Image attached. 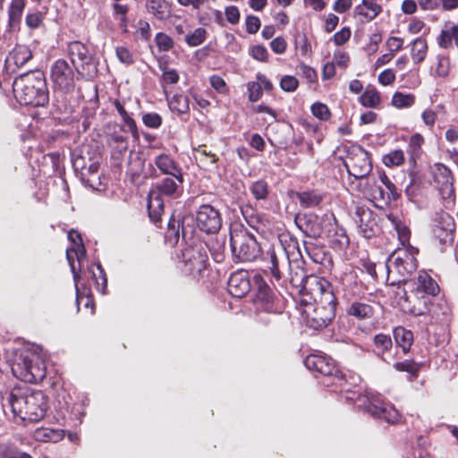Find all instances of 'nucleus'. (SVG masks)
Wrapping results in <instances>:
<instances>
[{
	"mask_svg": "<svg viewBox=\"0 0 458 458\" xmlns=\"http://www.w3.org/2000/svg\"><path fill=\"white\" fill-rule=\"evenodd\" d=\"M260 28V21L258 17L250 15L246 18V30L250 34H255Z\"/></svg>",
	"mask_w": 458,
	"mask_h": 458,
	"instance_id": "nucleus-58",
	"label": "nucleus"
},
{
	"mask_svg": "<svg viewBox=\"0 0 458 458\" xmlns=\"http://www.w3.org/2000/svg\"><path fill=\"white\" fill-rule=\"evenodd\" d=\"M160 69L163 72V80L166 83L174 84L179 81V75L174 69H169L165 64L160 65Z\"/></svg>",
	"mask_w": 458,
	"mask_h": 458,
	"instance_id": "nucleus-54",
	"label": "nucleus"
},
{
	"mask_svg": "<svg viewBox=\"0 0 458 458\" xmlns=\"http://www.w3.org/2000/svg\"><path fill=\"white\" fill-rule=\"evenodd\" d=\"M306 297L301 299V303L312 308L306 310L308 324L314 329L326 327L335 316L336 297L333 285L323 277H311L305 287Z\"/></svg>",
	"mask_w": 458,
	"mask_h": 458,
	"instance_id": "nucleus-1",
	"label": "nucleus"
},
{
	"mask_svg": "<svg viewBox=\"0 0 458 458\" xmlns=\"http://www.w3.org/2000/svg\"><path fill=\"white\" fill-rule=\"evenodd\" d=\"M7 403V405H3L4 413H7L6 408H8L14 419L19 418L21 420L31 422L43 419L47 409L44 393L28 387L13 388L9 393Z\"/></svg>",
	"mask_w": 458,
	"mask_h": 458,
	"instance_id": "nucleus-2",
	"label": "nucleus"
},
{
	"mask_svg": "<svg viewBox=\"0 0 458 458\" xmlns=\"http://www.w3.org/2000/svg\"><path fill=\"white\" fill-rule=\"evenodd\" d=\"M144 164L145 160L139 153H130L127 174L131 176L133 182H136L139 177L142 174Z\"/></svg>",
	"mask_w": 458,
	"mask_h": 458,
	"instance_id": "nucleus-26",
	"label": "nucleus"
},
{
	"mask_svg": "<svg viewBox=\"0 0 458 458\" xmlns=\"http://www.w3.org/2000/svg\"><path fill=\"white\" fill-rule=\"evenodd\" d=\"M298 85V80L295 77L290 75L284 76L280 81L281 89L287 92L294 91Z\"/></svg>",
	"mask_w": 458,
	"mask_h": 458,
	"instance_id": "nucleus-52",
	"label": "nucleus"
},
{
	"mask_svg": "<svg viewBox=\"0 0 458 458\" xmlns=\"http://www.w3.org/2000/svg\"><path fill=\"white\" fill-rule=\"evenodd\" d=\"M44 19V15L40 12L29 13L26 16V24L30 29H37L40 26Z\"/></svg>",
	"mask_w": 458,
	"mask_h": 458,
	"instance_id": "nucleus-55",
	"label": "nucleus"
},
{
	"mask_svg": "<svg viewBox=\"0 0 458 458\" xmlns=\"http://www.w3.org/2000/svg\"><path fill=\"white\" fill-rule=\"evenodd\" d=\"M67 51L72 64L79 75L87 80H91L97 75V62L86 45L80 41H73L68 45Z\"/></svg>",
	"mask_w": 458,
	"mask_h": 458,
	"instance_id": "nucleus-8",
	"label": "nucleus"
},
{
	"mask_svg": "<svg viewBox=\"0 0 458 458\" xmlns=\"http://www.w3.org/2000/svg\"><path fill=\"white\" fill-rule=\"evenodd\" d=\"M156 44L160 51H169L174 47V40L168 35L159 32L155 38Z\"/></svg>",
	"mask_w": 458,
	"mask_h": 458,
	"instance_id": "nucleus-46",
	"label": "nucleus"
},
{
	"mask_svg": "<svg viewBox=\"0 0 458 458\" xmlns=\"http://www.w3.org/2000/svg\"><path fill=\"white\" fill-rule=\"evenodd\" d=\"M386 47L389 50V53L394 54L400 51L403 46V39L398 37H390L386 42Z\"/></svg>",
	"mask_w": 458,
	"mask_h": 458,
	"instance_id": "nucleus-56",
	"label": "nucleus"
},
{
	"mask_svg": "<svg viewBox=\"0 0 458 458\" xmlns=\"http://www.w3.org/2000/svg\"><path fill=\"white\" fill-rule=\"evenodd\" d=\"M253 303L258 313L266 312L277 314L281 312L282 307L279 300L275 297L273 291L266 284L259 285L258 292L253 299Z\"/></svg>",
	"mask_w": 458,
	"mask_h": 458,
	"instance_id": "nucleus-16",
	"label": "nucleus"
},
{
	"mask_svg": "<svg viewBox=\"0 0 458 458\" xmlns=\"http://www.w3.org/2000/svg\"><path fill=\"white\" fill-rule=\"evenodd\" d=\"M250 291V281L246 271L240 270L231 275L228 292L235 298H242Z\"/></svg>",
	"mask_w": 458,
	"mask_h": 458,
	"instance_id": "nucleus-21",
	"label": "nucleus"
},
{
	"mask_svg": "<svg viewBox=\"0 0 458 458\" xmlns=\"http://www.w3.org/2000/svg\"><path fill=\"white\" fill-rule=\"evenodd\" d=\"M182 260L185 271L191 275H198L206 268L208 254L202 245L187 247L182 250Z\"/></svg>",
	"mask_w": 458,
	"mask_h": 458,
	"instance_id": "nucleus-13",
	"label": "nucleus"
},
{
	"mask_svg": "<svg viewBox=\"0 0 458 458\" xmlns=\"http://www.w3.org/2000/svg\"><path fill=\"white\" fill-rule=\"evenodd\" d=\"M304 250L307 256L317 264H323L327 259L326 253L322 248L317 247L313 242H304Z\"/></svg>",
	"mask_w": 458,
	"mask_h": 458,
	"instance_id": "nucleus-35",
	"label": "nucleus"
},
{
	"mask_svg": "<svg viewBox=\"0 0 458 458\" xmlns=\"http://www.w3.org/2000/svg\"><path fill=\"white\" fill-rule=\"evenodd\" d=\"M351 37V30L349 28H344L334 35V41L335 45L341 46L349 40Z\"/></svg>",
	"mask_w": 458,
	"mask_h": 458,
	"instance_id": "nucleus-61",
	"label": "nucleus"
},
{
	"mask_svg": "<svg viewBox=\"0 0 458 458\" xmlns=\"http://www.w3.org/2000/svg\"><path fill=\"white\" fill-rule=\"evenodd\" d=\"M32 55L27 47L20 46L15 47L5 59V66L7 69H11L12 66L21 67L24 65L30 58Z\"/></svg>",
	"mask_w": 458,
	"mask_h": 458,
	"instance_id": "nucleus-24",
	"label": "nucleus"
},
{
	"mask_svg": "<svg viewBox=\"0 0 458 458\" xmlns=\"http://www.w3.org/2000/svg\"><path fill=\"white\" fill-rule=\"evenodd\" d=\"M394 336L397 345L402 347L403 352H408L413 342L412 332L399 327L394 330Z\"/></svg>",
	"mask_w": 458,
	"mask_h": 458,
	"instance_id": "nucleus-29",
	"label": "nucleus"
},
{
	"mask_svg": "<svg viewBox=\"0 0 458 458\" xmlns=\"http://www.w3.org/2000/svg\"><path fill=\"white\" fill-rule=\"evenodd\" d=\"M394 81L395 74L391 69H386L378 75V81L384 86L391 85Z\"/></svg>",
	"mask_w": 458,
	"mask_h": 458,
	"instance_id": "nucleus-57",
	"label": "nucleus"
},
{
	"mask_svg": "<svg viewBox=\"0 0 458 458\" xmlns=\"http://www.w3.org/2000/svg\"><path fill=\"white\" fill-rule=\"evenodd\" d=\"M418 250L412 246L394 251L386 262V282L390 285L406 283L418 267L416 254Z\"/></svg>",
	"mask_w": 458,
	"mask_h": 458,
	"instance_id": "nucleus-5",
	"label": "nucleus"
},
{
	"mask_svg": "<svg viewBox=\"0 0 458 458\" xmlns=\"http://www.w3.org/2000/svg\"><path fill=\"white\" fill-rule=\"evenodd\" d=\"M452 33L450 30H445L441 31L438 37V44L443 48H448L452 46Z\"/></svg>",
	"mask_w": 458,
	"mask_h": 458,
	"instance_id": "nucleus-63",
	"label": "nucleus"
},
{
	"mask_svg": "<svg viewBox=\"0 0 458 458\" xmlns=\"http://www.w3.org/2000/svg\"><path fill=\"white\" fill-rule=\"evenodd\" d=\"M344 165L348 174L356 179L367 177L372 170L369 153L360 147L353 148L349 152Z\"/></svg>",
	"mask_w": 458,
	"mask_h": 458,
	"instance_id": "nucleus-11",
	"label": "nucleus"
},
{
	"mask_svg": "<svg viewBox=\"0 0 458 458\" xmlns=\"http://www.w3.org/2000/svg\"><path fill=\"white\" fill-rule=\"evenodd\" d=\"M97 272L92 270V277L96 281V287L97 289L101 292L102 293H105L106 284H107V278L106 274L104 273V269L102 268L100 264L96 265Z\"/></svg>",
	"mask_w": 458,
	"mask_h": 458,
	"instance_id": "nucleus-42",
	"label": "nucleus"
},
{
	"mask_svg": "<svg viewBox=\"0 0 458 458\" xmlns=\"http://www.w3.org/2000/svg\"><path fill=\"white\" fill-rule=\"evenodd\" d=\"M394 368L397 371H406L408 373H411L413 376H416V374L419 370L418 365L414 361H411V360H404V361H401V362H396V363H394Z\"/></svg>",
	"mask_w": 458,
	"mask_h": 458,
	"instance_id": "nucleus-47",
	"label": "nucleus"
},
{
	"mask_svg": "<svg viewBox=\"0 0 458 458\" xmlns=\"http://www.w3.org/2000/svg\"><path fill=\"white\" fill-rule=\"evenodd\" d=\"M2 458H32L30 454L19 451L13 445H6L2 452Z\"/></svg>",
	"mask_w": 458,
	"mask_h": 458,
	"instance_id": "nucleus-51",
	"label": "nucleus"
},
{
	"mask_svg": "<svg viewBox=\"0 0 458 458\" xmlns=\"http://www.w3.org/2000/svg\"><path fill=\"white\" fill-rule=\"evenodd\" d=\"M251 55L258 61H266L268 55L267 50L265 47L257 45L251 48Z\"/></svg>",
	"mask_w": 458,
	"mask_h": 458,
	"instance_id": "nucleus-62",
	"label": "nucleus"
},
{
	"mask_svg": "<svg viewBox=\"0 0 458 458\" xmlns=\"http://www.w3.org/2000/svg\"><path fill=\"white\" fill-rule=\"evenodd\" d=\"M353 219L365 238H370L375 234L377 223V216L371 209L365 206H356Z\"/></svg>",
	"mask_w": 458,
	"mask_h": 458,
	"instance_id": "nucleus-18",
	"label": "nucleus"
},
{
	"mask_svg": "<svg viewBox=\"0 0 458 458\" xmlns=\"http://www.w3.org/2000/svg\"><path fill=\"white\" fill-rule=\"evenodd\" d=\"M380 0H362V3L355 7V13L362 21L374 20L382 11Z\"/></svg>",
	"mask_w": 458,
	"mask_h": 458,
	"instance_id": "nucleus-23",
	"label": "nucleus"
},
{
	"mask_svg": "<svg viewBox=\"0 0 458 458\" xmlns=\"http://www.w3.org/2000/svg\"><path fill=\"white\" fill-rule=\"evenodd\" d=\"M153 164L162 174L173 176L179 182H183L182 168L171 156L165 153L158 154L154 157Z\"/></svg>",
	"mask_w": 458,
	"mask_h": 458,
	"instance_id": "nucleus-20",
	"label": "nucleus"
},
{
	"mask_svg": "<svg viewBox=\"0 0 458 458\" xmlns=\"http://www.w3.org/2000/svg\"><path fill=\"white\" fill-rule=\"evenodd\" d=\"M250 191L257 200L266 199L269 193L267 182L263 180H259L252 182V184L250 186Z\"/></svg>",
	"mask_w": 458,
	"mask_h": 458,
	"instance_id": "nucleus-38",
	"label": "nucleus"
},
{
	"mask_svg": "<svg viewBox=\"0 0 458 458\" xmlns=\"http://www.w3.org/2000/svg\"><path fill=\"white\" fill-rule=\"evenodd\" d=\"M310 109L312 114L321 121H327L331 115L327 106L320 102L314 103Z\"/></svg>",
	"mask_w": 458,
	"mask_h": 458,
	"instance_id": "nucleus-45",
	"label": "nucleus"
},
{
	"mask_svg": "<svg viewBox=\"0 0 458 458\" xmlns=\"http://www.w3.org/2000/svg\"><path fill=\"white\" fill-rule=\"evenodd\" d=\"M222 215L220 211L209 204L201 205L196 212V225L198 228L208 233H218L222 227Z\"/></svg>",
	"mask_w": 458,
	"mask_h": 458,
	"instance_id": "nucleus-12",
	"label": "nucleus"
},
{
	"mask_svg": "<svg viewBox=\"0 0 458 458\" xmlns=\"http://www.w3.org/2000/svg\"><path fill=\"white\" fill-rule=\"evenodd\" d=\"M183 182H179L174 177L164 178L157 183L155 189H152L148 194V210L149 217L157 223L159 221L161 214L164 211V201L162 196L176 198Z\"/></svg>",
	"mask_w": 458,
	"mask_h": 458,
	"instance_id": "nucleus-7",
	"label": "nucleus"
},
{
	"mask_svg": "<svg viewBox=\"0 0 458 458\" xmlns=\"http://www.w3.org/2000/svg\"><path fill=\"white\" fill-rule=\"evenodd\" d=\"M424 144V138L420 133H415L411 135L409 140L408 145V152L411 155L412 159H415L420 157L421 154V148Z\"/></svg>",
	"mask_w": 458,
	"mask_h": 458,
	"instance_id": "nucleus-39",
	"label": "nucleus"
},
{
	"mask_svg": "<svg viewBox=\"0 0 458 458\" xmlns=\"http://www.w3.org/2000/svg\"><path fill=\"white\" fill-rule=\"evenodd\" d=\"M366 411L374 418L382 419L387 423H397L401 415L399 411L391 404L385 403L378 395L368 397Z\"/></svg>",
	"mask_w": 458,
	"mask_h": 458,
	"instance_id": "nucleus-14",
	"label": "nucleus"
},
{
	"mask_svg": "<svg viewBox=\"0 0 458 458\" xmlns=\"http://www.w3.org/2000/svg\"><path fill=\"white\" fill-rule=\"evenodd\" d=\"M116 55L118 59L125 64H131L133 63L132 55L131 52L123 47H119L116 48Z\"/></svg>",
	"mask_w": 458,
	"mask_h": 458,
	"instance_id": "nucleus-59",
	"label": "nucleus"
},
{
	"mask_svg": "<svg viewBox=\"0 0 458 458\" xmlns=\"http://www.w3.org/2000/svg\"><path fill=\"white\" fill-rule=\"evenodd\" d=\"M233 257L241 262H251L261 254V247L254 234L246 228H233L230 232Z\"/></svg>",
	"mask_w": 458,
	"mask_h": 458,
	"instance_id": "nucleus-6",
	"label": "nucleus"
},
{
	"mask_svg": "<svg viewBox=\"0 0 458 458\" xmlns=\"http://www.w3.org/2000/svg\"><path fill=\"white\" fill-rule=\"evenodd\" d=\"M146 9L156 19L163 21L170 16V5L165 0H147Z\"/></svg>",
	"mask_w": 458,
	"mask_h": 458,
	"instance_id": "nucleus-25",
	"label": "nucleus"
},
{
	"mask_svg": "<svg viewBox=\"0 0 458 458\" xmlns=\"http://www.w3.org/2000/svg\"><path fill=\"white\" fill-rule=\"evenodd\" d=\"M25 7V0H12L8 10L9 28L16 30L21 22V14Z\"/></svg>",
	"mask_w": 458,
	"mask_h": 458,
	"instance_id": "nucleus-27",
	"label": "nucleus"
},
{
	"mask_svg": "<svg viewBox=\"0 0 458 458\" xmlns=\"http://www.w3.org/2000/svg\"><path fill=\"white\" fill-rule=\"evenodd\" d=\"M391 103L396 108H407L415 103V96L411 93L395 92L392 97Z\"/></svg>",
	"mask_w": 458,
	"mask_h": 458,
	"instance_id": "nucleus-37",
	"label": "nucleus"
},
{
	"mask_svg": "<svg viewBox=\"0 0 458 458\" xmlns=\"http://www.w3.org/2000/svg\"><path fill=\"white\" fill-rule=\"evenodd\" d=\"M168 104L171 111L179 114H187L190 110L188 98L181 94L174 95Z\"/></svg>",
	"mask_w": 458,
	"mask_h": 458,
	"instance_id": "nucleus-33",
	"label": "nucleus"
},
{
	"mask_svg": "<svg viewBox=\"0 0 458 458\" xmlns=\"http://www.w3.org/2000/svg\"><path fill=\"white\" fill-rule=\"evenodd\" d=\"M373 342L376 348L382 352L388 351L393 345L391 337L385 334L376 335Z\"/></svg>",
	"mask_w": 458,
	"mask_h": 458,
	"instance_id": "nucleus-44",
	"label": "nucleus"
},
{
	"mask_svg": "<svg viewBox=\"0 0 458 458\" xmlns=\"http://www.w3.org/2000/svg\"><path fill=\"white\" fill-rule=\"evenodd\" d=\"M267 255L269 256V259H270V263H271V267H270L271 273L275 278L279 280L282 277L281 270H280V260L274 250L268 251Z\"/></svg>",
	"mask_w": 458,
	"mask_h": 458,
	"instance_id": "nucleus-50",
	"label": "nucleus"
},
{
	"mask_svg": "<svg viewBox=\"0 0 458 458\" xmlns=\"http://www.w3.org/2000/svg\"><path fill=\"white\" fill-rule=\"evenodd\" d=\"M348 313L357 318L364 319L372 317L374 310L368 303L355 301L350 306Z\"/></svg>",
	"mask_w": 458,
	"mask_h": 458,
	"instance_id": "nucleus-31",
	"label": "nucleus"
},
{
	"mask_svg": "<svg viewBox=\"0 0 458 458\" xmlns=\"http://www.w3.org/2000/svg\"><path fill=\"white\" fill-rule=\"evenodd\" d=\"M47 354L38 345H31L15 353L14 360L7 359L13 375L23 382L38 383L47 373Z\"/></svg>",
	"mask_w": 458,
	"mask_h": 458,
	"instance_id": "nucleus-3",
	"label": "nucleus"
},
{
	"mask_svg": "<svg viewBox=\"0 0 458 458\" xmlns=\"http://www.w3.org/2000/svg\"><path fill=\"white\" fill-rule=\"evenodd\" d=\"M75 67L64 59L56 60L51 67L50 78L55 89L69 93L75 87Z\"/></svg>",
	"mask_w": 458,
	"mask_h": 458,
	"instance_id": "nucleus-10",
	"label": "nucleus"
},
{
	"mask_svg": "<svg viewBox=\"0 0 458 458\" xmlns=\"http://www.w3.org/2000/svg\"><path fill=\"white\" fill-rule=\"evenodd\" d=\"M207 37V30L204 28H197L192 33L185 36V41L190 47L201 45Z\"/></svg>",
	"mask_w": 458,
	"mask_h": 458,
	"instance_id": "nucleus-41",
	"label": "nucleus"
},
{
	"mask_svg": "<svg viewBox=\"0 0 458 458\" xmlns=\"http://www.w3.org/2000/svg\"><path fill=\"white\" fill-rule=\"evenodd\" d=\"M454 227V218L447 213H441L437 214L434 220L432 233L434 237L444 244L453 241Z\"/></svg>",
	"mask_w": 458,
	"mask_h": 458,
	"instance_id": "nucleus-19",
	"label": "nucleus"
},
{
	"mask_svg": "<svg viewBox=\"0 0 458 458\" xmlns=\"http://www.w3.org/2000/svg\"><path fill=\"white\" fill-rule=\"evenodd\" d=\"M227 21L232 24H236L240 20V12L236 6H229L225 9Z\"/></svg>",
	"mask_w": 458,
	"mask_h": 458,
	"instance_id": "nucleus-64",
	"label": "nucleus"
},
{
	"mask_svg": "<svg viewBox=\"0 0 458 458\" xmlns=\"http://www.w3.org/2000/svg\"><path fill=\"white\" fill-rule=\"evenodd\" d=\"M297 198L300 204L306 208L318 206L322 201V195L315 191L299 192Z\"/></svg>",
	"mask_w": 458,
	"mask_h": 458,
	"instance_id": "nucleus-32",
	"label": "nucleus"
},
{
	"mask_svg": "<svg viewBox=\"0 0 458 458\" xmlns=\"http://www.w3.org/2000/svg\"><path fill=\"white\" fill-rule=\"evenodd\" d=\"M249 93V100L251 102H257L262 97V89L260 83L256 81H250L247 85Z\"/></svg>",
	"mask_w": 458,
	"mask_h": 458,
	"instance_id": "nucleus-48",
	"label": "nucleus"
},
{
	"mask_svg": "<svg viewBox=\"0 0 458 458\" xmlns=\"http://www.w3.org/2000/svg\"><path fill=\"white\" fill-rule=\"evenodd\" d=\"M306 368L332 378V384L343 386L345 375L336 367L335 360L322 354H310L304 360Z\"/></svg>",
	"mask_w": 458,
	"mask_h": 458,
	"instance_id": "nucleus-9",
	"label": "nucleus"
},
{
	"mask_svg": "<svg viewBox=\"0 0 458 458\" xmlns=\"http://www.w3.org/2000/svg\"><path fill=\"white\" fill-rule=\"evenodd\" d=\"M421 119L427 127L432 128L437 120V114L432 109H425L421 114Z\"/></svg>",
	"mask_w": 458,
	"mask_h": 458,
	"instance_id": "nucleus-60",
	"label": "nucleus"
},
{
	"mask_svg": "<svg viewBox=\"0 0 458 458\" xmlns=\"http://www.w3.org/2000/svg\"><path fill=\"white\" fill-rule=\"evenodd\" d=\"M411 283L419 294L436 296L439 292L437 282L425 271H420L415 278L411 279Z\"/></svg>",
	"mask_w": 458,
	"mask_h": 458,
	"instance_id": "nucleus-22",
	"label": "nucleus"
},
{
	"mask_svg": "<svg viewBox=\"0 0 458 458\" xmlns=\"http://www.w3.org/2000/svg\"><path fill=\"white\" fill-rule=\"evenodd\" d=\"M63 437L61 430L50 428H39L33 433L34 439L39 442H58Z\"/></svg>",
	"mask_w": 458,
	"mask_h": 458,
	"instance_id": "nucleus-28",
	"label": "nucleus"
},
{
	"mask_svg": "<svg viewBox=\"0 0 458 458\" xmlns=\"http://www.w3.org/2000/svg\"><path fill=\"white\" fill-rule=\"evenodd\" d=\"M360 102L365 107L374 108L380 103V95L376 89H368L360 95Z\"/></svg>",
	"mask_w": 458,
	"mask_h": 458,
	"instance_id": "nucleus-36",
	"label": "nucleus"
},
{
	"mask_svg": "<svg viewBox=\"0 0 458 458\" xmlns=\"http://www.w3.org/2000/svg\"><path fill=\"white\" fill-rule=\"evenodd\" d=\"M434 71L436 76L445 78L449 73V60L445 57H437V67Z\"/></svg>",
	"mask_w": 458,
	"mask_h": 458,
	"instance_id": "nucleus-49",
	"label": "nucleus"
},
{
	"mask_svg": "<svg viewBox=\"0 0 458 458\" xmlns=\"http://www.w3.org/2000/svg\"><path fill=\"white\" fill-rule=\"evenodd\" d=\"M142 121L146 126L154 129L158 128L162 123V118L157 113H148L144 114Z\"/></svg>",
	"mask_w": 458,
	"mask_h": 458,
	"instance_id": "nucleus-53",
	"label": "nucleus"
},
{
	"mask_svg": "<svg viewBox=\"0 0 458 458\" xmlns=\"http://www.w3.org/2000/svg\"><path fill=\"white\" fill-rule=\"evenodd\" d=\"M12 86L14 98L21 105L44 106L49 102L47 80L41 71L19 76Z\"/></svg>",
	"mask_w": 458,
	"mask_h": 458,
	"instance_id": "nucleus-4",
	"label": "nucleus"
},
{
	"mask_svg": "<svg viewBox=\"0 0 458 458\" xmlns=\"http://www.w3.org/2000/svg\"><path fill=\"white\" fill-rule=\"evenodd\" d=\"M114 105L115 106V109L119 113V114L122 116L123 121L124 122L125 125L128 127V129L131 131H136L137 126L135 121L128 114L126 110L124 109L123 104L119 100H114Z\"/></svg>",
	"mask_w": 458,
	"mask_h": 458,
	"instance_id": "nucleus-43",
	"label": "nucleus"
},
{
	"mask_svg": "<svg viewBox=\"0 0 458 458\" xmlns=\"http://www.w3.org/2000/svg\"><path fill=\"white\" fill-rule=\"evenodd\" d=\"M283 261L286 262L288 264L289 267V281L291 284L297 288L299 291V293L301 295V299L302 297H306V291L305 287L307 285L308 281L311 277H318L315 275H306V272L302 267V261L301 260H294L290 261L287 258L284 257V254H283Z\"/></svg>",
	"mask_w": 458,
	"mask_h": 458,
	"instance_id": "nucleus-17",
	"label": "nucleus"
},
{
	"mask_svg": "<svg viewBox=\"0 0 458 458\" xmlns=\"http://www.w3.org/2000/svg\"><path fill=\"white\" fill-rule=\"evenodd\" d=\"M435 179L441 183L440 189L443 191H452L451 171L444 165L437 164L434 172Z\"/></svg>",
	"mask_w": 458,
	"mask_h": 458,
	"instance_id": "nucleus-30",
	"label": "nucleus"
},
{
	"mask_svg": "<svg viewBox=\"0 0 458 458\" xmlns=\"http://www.w3.org/2000/svg\"><path fill=\"white\" fill-rule=\"evenodd\" d=\"M404 162V153L402 149H395L383 157V163L388 167L401 165Z\"/></svg>",
	"mask_w": 458,
	"mask_h": 458,
	"instance_id": "nucleus-40",
	"label": "nucleus"
},
{
	"mask_svg": "<svg viewBox=\"0 0 458 458\" xmlns=\"http://www.w3.org/2000/svg\"><path fill=\"white\" fill-rule=\"evenodd\" d=\"M69 240L73 243V247L67 249L66 250V258L69 262L71 271L73 275V280L75 282L76 287V294H77V301L80 300V293L78 288V282L80 280V274L77 271L75 267V259L78 260L79 264L81 263V258L85 255V248L82 244V239L81 234L76 231H70L68 233ZM81 267L79 266V270Z\"/></svg>",
	"mask_w": 458,
	"mask_h": 458,
	"instance_id": "nucleus-15",
	"label": "nucleus"
},
{
	"mask_svg": "<svg viewBox=\"0 0 458 458\" xmlns=\"http://www.w3.org/2000/svg\"><path fill=\"white\" fill-rule=\"evenodd\" d=\"M428 52L427 41L422 38H416L411 47V58L414 63H421L424 61Z\"/></svg>",
	"mask_w": 458,
	"mask_h": 458,
	"instance_id": "nucleus-34",
	"label": "nucleus"
}]
</instances>
